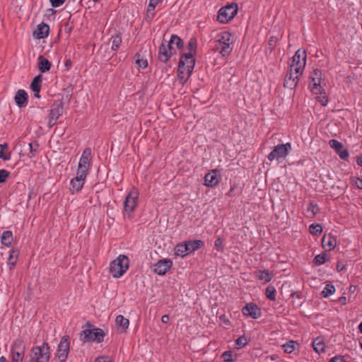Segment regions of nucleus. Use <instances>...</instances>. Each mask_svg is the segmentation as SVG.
<instances>
[{"label": "nucleus", "mask_w": 362, "mask_h": 362, "mask_svg": "<svg viewBox=\"0 0 362 362\" xmlns=\"http://www.w3.org/2000/svg\"><path fill=\"white\" fill-rule=\"evenodd\" d=\"M151 1L156 2L160 4L163 0H150Z\"/></svg>", "instance_id": "774afa93"}, {"label": "nucleus", "mask_w": 362, "mask_h": 362, "mask_svg": "<svg viewBox=\"0 0 362 362\" xmlns=\"http://www.w3.org/2000/svg\"><path fill=\"white\" fill-rule=\"evenodd\" d=\"M358 330L362 333V322L358 325Z\"/></svg>", "instance_id": "69168bd1"}, {"label": "nucleus", "mask_w": 362, "mask_h": 362, "mask_svg": "<svg viewBox=\"0 0 362 362\" xmlns=\"http://www.w3.org/2000/svg\"><path fill=\"white\" fill-rule=\"evenodd\" d=\"M218 49H220L219 54L222 57H225L232 51V35L229 32L225 31L220 33L218 36Z\"/></svg>", "instance_id": "6e6552de"}, {"label": "nucleus", "mask_w": 362, "mask_h": 362, "mask_svg": "<svg viewBox=\"0 0 362 362\" xmlns=\"http://www.w3.org/2000/svg\"><path fill=\"white\" fill-rule=\"evenodd\" d=\"M292 149L291 144L288 142L284 144L275 146L273 150L268 154L267 158L269 161L280 160L286 158Z\"/></svg>", "instance_id": "0eeeda50"}, {"label": "nucleus", "mask_w": 362, "mask_h": 362, "mask_svg": "<svg viewBox=\"0 0 362 362\" xmlns=\"http://www.w3.org/2000/svg\"><path fill=\"white\" fill-rule=\"evenodd\" d=\"M28 98V94L24 90H18L15 95V101L19 107H23L27 105Z\"/></svg>", "instance_id": "b1692460"}, {"label": "nucleus", "mask_w": 362, "mask_h": 362, "mask_svg": "<svg viewBox=\"0 0 362 362\" xmlns=\"http://www.w3.org/2000/svg\"><path fill=\"white\" fill-rule=\"evenodd\" d=\"M147 56L144 54L142 50L137 52L134 57L135 63L139 68H147L148 66V59Z\"/></svg>", "instance_id": "a878e982"}, {"label": "nucleus", "mask_w": 362, "mask_h": 362, "mask_svg": "<svg viewBox=\"0 0 362 362\" xmlns=\"http://www.w3.org/2000/svg\"><path fill=\"white\" fill-rule=\"evenodd\" d=\"M70 342L69 337L64 336L58 345L56 357L59 362H66L68 354L69 353Z\"/></svg>", "instance_id": "f8f14e48"}, {"label": "nucleus", "mask_w": 362, "mask_h": 362, "mask_svg": "<svg viewBox=\"0 0 362 362\" xmlns=\"http://www.w3.org/2000/svg\"><path fill=\"white\" fill-rule=\"evenodd\" d=\"M356 163L358 165L362 167V155L357 156Z\"/></svg>", "instance_id": "bf43d9fd"}, {"label": "nucleus", "mask_w": 362, "mask_h": 362, "mask_svg": "<svg viewBox=\"0 0 362 362\" xmlns=\"http://www.w3.org/2000/svg\"><path fill=\"white\" fill-rule=\"evenodd\" d=\"M51 62L42 55L37 58V68H50Z\"/></svg>", "instance_id": "a19ab883"}, {"label": "nucleus", "mask_w": 362, "mask_h": 362, "mask_svg": "<svg viewBox=\"0 0 362 362\" xmlns=\"http://www.w3.org/2000/svg\"><path fill=\"white\" fill-rule=\"evenodd\" d=\"M51 357L50 347L47 342L33 346L24 362H49Z\"/></svg>", "instance_id": "7ed1b4c3"}, {"label": "nucleus", "mask_w": 362, "mask_h": 362, "mask_svg": "<svg viewBox=\"0 0 362 362\" xmlns=\"http://www.w3.org/2000/svg\"><path fill=\"white\" fill-rule=\"evenodd\" d=\"M175 53L173 47L168 46L167 41L163 40L158 48V58L160 62H167Z\"/></svg>", "instance_id": "ddd939ff"}, {"label": "nucleus", "mask_w": 362, "mask_h": 362, "mask_svg": "<svg viewBox=\"0 0 362 362\" xmlns=\"http://www.w3.org/2000/svg\"><path fill=\"white\" fill-rule=\"evenodd\" d=\"M351 182L356 185V187L360 189H362V179L358 177H351Z\"/></svg>", "instance_id": "603ef678"}, {"label": "nucleus", "mask_w": 362, "mask_h": 362, "mask_svg": "<svg viewBox=\"0 0 362 362\" xmlns=\"http://www.w3.org/2000/svg\"><path fill=\"white\" fill-rule=\"evenodd\" d=\"M129 259L124 255H119L110 264L109 272L113 278L122 277L129 267Z\"/></svg>", "instance_id": "20e7f679"}, {"label": "nucleus", "mask_w": 362, "mask_h": 362, "mask_svg": "<svg viewBox=\"0 0 362 362\" xmlns=\"http://www.w3.org/2000/svg\"><path fill=\"white\" fill-rule=\"evenodd\" d=\"M329 145L335 151L336 153L343 148V144L335 139H331L329 141Z\"/></svg>", "instance_id": "de8ad7c7"}, {"label": "nucleus", "mask_w": 362, "mask_h": 362, "mask_svg": "<svg viewBox=\"0 0 362 362\" xmlns=\"http://www.w3.org/2000/svg\"><path fill=\"white\" fill-rule=\"evenodd\" d=\"M168 46L173 47L175 45L178 49H181L184 47V41L177 35L173 34L170 36L169 41H167Z\"/></svg>", "instance_id": "c756f323"}, {"label": "nucleus", "mask_w": 362, "mask_h": 362, "mask_svg": "<svg viewBox=\"0 0 362 362\" xmlns=\"http://www.w3.org/2000/svg\"><path fill=\"white\" fill-rule=\"evenodd\" d=\"M139 192L135 187H132L124 201L123 216L124 218L131 219L138 205Z\"/></svg>", "instance_id": "39448f33"}, {"label": "nucleus", "mask_w": 362, "mask_h": 362, "mask_svg": "<svg viewBox=\"0 0 362 362\" xmlns=\"http://www.w3.org/2000/svg\"><path fill=\"white\" fill-rule=\"evenodd\" d=\"M337 245V239L330 234H325L322 239V245L327 251L333 250Z\"/></svg>", "instance_id": "412c9836"}, {"label": "nucleus", "mask_w": 362, "mask_h": 362, "mask_svg": "<svg viewBox=\"0 0 362 362\" xmlns=\"http://www.w3.org/2000/svg\"><path fill=\"white\" fill-rule=\"evenodd\" d=\"M303 69H289L284 78V86L286 88L293 89L303 75Z\"/></svg>", "instance_id": "9d476101"}, {"label": "nucleus", "mask_w": 362, "mask_h": 362, "mask_svg": "<svg viewBox=\"0 0 362 362\" xmlns=\"http://www.w3.org/2000/svg\"><path fill=\"white\" fill-rule=\"evenodd\" d=\"M49 1L53 7H59L62 6L66 0H49Z\"/></svg>", "instance_id": "5fc2aeb1"}, {"label": "nucleus", "mask_w": 362, "mask_h": 362, "mask_svg": "<svg viewBox=\"0 0 362 362\" xmlns=\"http://www.w3.org/2000/svg\"><path fill=\"white\" fill-rule=\"evenodd\" d=\"M37 146H38L36 144H33V143L29 144L30 152V153H32L33 156H35Z\"/></svg>", "instance_id": "6e6d98bb"}, {"label": "nucleus", "mask_w": 362, "mask_h": 362, "mask_svg": "<svg viewBox=\"0 0 362 362\" xmlns=\"http://www.w3.org/2000/svg\"><path fill=\"white\" fill-rule=\"evenodd\" d=\"M221 357L225 362H233L235 360L233 353L231 351H224Z\"/></svg>", "instance_id": "49530a36"}, {"label": "nucleus", "mask_w": 362, "mask_h": 362, "mask_svg": "<svg viewBox=\"0 0 362 362\" xmlns=\"http://www.w3.org/2000/svg\"><path fill=\"white\" fill-rule=\"evenodd\" d=\"M214 247L216 250L223 252L224 248L223 240L221 238H218L214 243Z\"/></svg>", "instance_id": "8fccbe9b"}, {"label": "nucleus", "mask_w": 362, "mask_h": 362, "mask_svg": "<svg viewBox=\"0 0 362 362\" xmlns=\"http://www.w3.org/2000/svg\"><path fill=\"white\" fill-rule=\"evenodd\" d=\"M122 37L120 33H115L112 35L109 40V43L111 44V49L113 51H117L122 43Z\"/></svg>", "instance_id": "2f4dec72"}, {"label": "nucleus", "mask_w": 362, "mask_h": 362, "mask_svg": "<svg viewBox=\"0 0 362 362\" xmlns=\"http://www.w3.org/2000/svg\"><path fill=\"white\" fill-rule=\"evenodd\" d=\"M91 166V149L86 148L83 150L80 157L76 176L70 180L69 191L71 194L78 193L82 189Z\"/></svg>", "instance_id": "f257e3e1"}, {"label": "nucleus", "mask_w": 362, "mask_h": 362, "mask_svg": "<svg viewBox=\"0 0 362 362\" xmlns=\"http://www.w3.org/2000/svg\"><path fill=\"white\" fill-rule=\"evenodd\" d=\"M306 211L308 213L310 214L309 217L313 218L319 212L317 204L315 203L314 202H310L307 206Z\"/></svg>", "instance_id": "4c0bfd02"}, {"label": "nucleus", "mask_w": 362, "mask_h": 362, "mask_svg": "<svg viewBox=\"0 0 362 362\" xmlns=\"http://www.w3.org/2000/svg\"><path fill=\"white\" fill-rule=\"evenodd\" d=\"M25 354V344L21 339H16L11 346V362H23Z\"/></svg>", "instance_id": "423d86ee"}, {"label": "nucleus", "mask_w": 362, "mask_h": 362, "mask_svg": "<svg viewBox=\"0 0 362 362\" xmlns=\"http://www.w3.org/2000/svg\"><path fill=\"white\" fill-rule=\"evenodd\" d=\"M312 346L314 351L318 354L325 353L327 349V345L322 337L315 338L313 341Z\"/></svg>", "instance_id": "5701e85b"}, {"label": "nucleus", "mask_w": 362, "mask_h": 362, "mask_svg": "<svg viewBox=\"0 0 362 362\" xmlns=\"http://www.w3.org/2000/svg\"><path fill=\"white\" fill-rule=\"evenodd\" d=\"M0 158L3 160H9L11 159V153L7 144H0Z\"/></svg>", "instance_id": "f704fd0d"}, {"label": "nucleus", "mask_w": 362, "mask_h": 362, "mask_svg": "<svg viewBox=\"0 0 362 362\" xmlns=\"http://www.w3.org/2000/svg\"><path fill=\"white\" fill-rule=\"evenodd\" d=\"M49 33V26L45 23H40L36 30L33 33V36L36 39H44L48 36Z\"/></svg>", "instance_id": "aec40b11"}, {"label": "nucleus", "mask_w": 362, "mask_h": 362, "mask_svg": "<svg viewBox=\"0 0 362 362\" xmlns=\"http://www.w3.org/2000/svg\"><path fill=\"white\" fill-rule=\"evenodd\" d=\"M193 69H177V77L180 83H185L192 74Z\"/></svg>", "instance_id": "72a5a7b5"}, {"label": "nucleus", "mask_w": 362, "mask_h": 362, "mask_svg": "<svg viewBox=\"0 0 362 362\" xmlns=\"http://www.w3.org/2000/svg\"><path fill=\"white\" fill-rule=\"evenodd\" d=\"M18 257V250H12L10 252L8 259V264L10 266L11 269L16 264Z\"/></svg>", "instance_id": "e433bc0d"}, {"label": "nucleus", "mask_w": 362, "mask_h": 362, "mask_svg": "<svg viewBox=\"0 0 362 362\" xmlns=\"http://www.w3.org/2000/svg\"><path fill=\"white\" fill-rule=\"evenodd\" d=\"M82 335L87 341L100 343L104 339L105 332L100 328L86 329L82 332Z\"/></svg>", "instance_id": "9b49d317"}, {"label": "nucleus", "mask_w": 362, "mask_h": 362, "mask_svg": "<svg viewBox=\"0 0 362 362\" xmlns=\"http://www.w3.org/2000/svg\"><path fill=\"white\" fill-rule=\"evenodd\" d=\"M115 325L120 332H126L129 326V320L122 315L116 317Z\"/></svg>", "instance_id": "4be33fe9"}, {"label": "nucleus", "mask_w": 362, "mask_h": 362, "mask_svg": "<svg viewBox=\"0 0 362 362\" xmlns=\"http://www.w3.org/2000/svg\"><path fill=\"white\" fill-rule=\"evenodd\" d=\"M173 261L170 259H160L153 265V271L158 275L165 274L172 267Z\"/></svg>", "instance_id": "4468645a"}, {"label": "nucleus", "mask_w": 362, "mask_h": 362, "mask_svg": "<svg viewBox=\"0 0 362 362\" xmlns=\"http://www.w3.org/2000/svg\"><path fill=\"white\" fill-rule=\"evenodd\" d=\"M0 362H7V361L4 356H1L0 357Z\"/></svg>", "instance_id": "0e129e2a"}, {"label": "nucleus", "mask_w": 362, "mask_h": 362, "mask_svg": "<svg viewBox=\"0 0 362 362\" xmlns=\"http://www.w3.org/2000/svg\"><path fill=\"white\" fill-rule=\"evenodd\" d=\"M42 75L39 74L36 77L34 78L31 84L30 88L34 92V95L36 98H40V91L41 88V83H42Z\"/></svg>", "instance_id": "cd10ccee"}, {"label": "nucleus", "mask_w": 362, "mask_h": 362, "mask_svg": "<svg viewBox=\"0 0 362 362\" xmlns=\"http://www.w3.org/2000/svg\"><path fill=\"white\" fill-rule=\"evenodd\" d=\"M337 153L341 159L344 160H347L349 156L348 150L343 149V148L341 149H340L339 151H337Z\"/></svg>", "instance_id": "3c124183"}, {"label": "nucleus", "mask_w": 362, "mask_h": 362, "mask_svg": "<svg viewBox=\"0 0 362 362\" xmlns=\"http://www.w3.org/2000/svg\"><path fill=\"white\" fill-rule=\"evenodd\" d=\"M276 288L274 286L269 285L267 287L265 291L266 297L270 300H276Z\"/></svg>", "instance_id": "ea45409f"}, {"label": "nucleus", "mask_w": 362, "mask_h": 362, "mask_svg": "<svg viewBox=\"0 0 362 362\" xmlns=\"http://www.w3.org/2000/svg\"><path fill=\"white\" fill-rule=\"evenodd\" d=\"M238 5L231 4L219 9L217 15V21L221 23H226L237 14Z\"/></svg>", "instance_id": "1a4fd4ad"}, {"label": "nucleus", "mask_w": 362, "mask_h": 362, "mask_svg": "<svg viewBox=\"0 0 362 362\" xmlns=\"http://www.w3.org/2000/svg\"><path fill=\"white\" fill-rule=\"evenodd\" d=\"M8 175L9 173L6 170H0V183L5 182Z\"/></svg>", "instance_id": "864d4df0"}, {"label": "nucleus", "mask_w": 362, "mask_h": 362, "mask_svg": "<svg viewBox=\"0 0 362 362\" xmlns=\"http://www.w3.org/2000/svg\"><path fill=\"white\" fill-rule=\"evenodd\" d=\"M335 291L336 289L334 286L331 284H326V286L322 291L321 294L324 298H327L334 294L335 293Z\"/></svg>", "instance_id": "58836bf2"}, {"label": "nucleus", "mask_w": 362, "mask_h": 362, "mask_svg": "<svg viewBox=\"0 0 362 362\" xmlns=\"http://www.w3.org/2000/svg\"><path fill=\"white\" fill-rule=\"evenodd\" d=\"M306 59L305 51L301 49H298L291 59L290 68H305Z\"/></svg>", "instance_id": "dca6fc26"}, {"label": "nucleus", "mask_w": 362, "mask_h": 362, "mask_svg": "<svg viewBox=\"0 0 362 362\" xmlns=\"http://www.w3.org/2000/svg\"><path fill=\"white\" fill-rule=\"evenodd\" d=\"M233 189H234V187H232V188L230 189V191H229V192L228 193V196H230V197H231V196H232V194H233V192H232V191L233 190Z\"/></svg>", "instance_id": "338daca9"}, {"label": "nucleus", "mask_w": 362, "mask_h": 362, "mask_svg": "<svg viewBox=\"0 0 362 362\" xmlns=\"http://www.w3.org/2000/svg\"><path fill=\"white\" fill-rule=\"evenodd\" d=\"M197 49V40L196 37H191L187 43V53L196 54Z\"/></svg>", "instance_id": "c9c22d12"}, {"label": "nucleus", "mask_w": 362, "mask_h": 362, "mask_svg": "<svg viewBox=\"0 0 362 362\" xmlns=\"http://www.w3.org/2000/svg\"><path fill=\"white\" fill-rule=\"evenodd\" d=\"M71 66V60L70 59H67L66 60V62H65V66L66 68L69 67Z\"/></svg>", "instance_id": "e2e57ef3"}, {"label": "nucleus", "mask_w": 362, "mask_h": 362, "mask_svg": "<svg viewBox=\"0 0 362 362\" xmlns=\"http://www.w3.org/2000/svg\"><path fill=\"white\" fill-rule=\"evenodd\" d=\"M221 179V173L220 170L214 169L210 170L204 176V185L209 187L216 186Z\"/></svg>", "instance_id": "2eb2a0df"}, {"label": "nucleus", "mask_w": 362, "mask_h": 362, "mask_svg": "<svg viewBox=\"0 0 362 362\" xmlns=\"http://www.w3.org/2000/svg\"><path fill=\"white\" fill-rule=\"evenodd\" d=\"M325 79L321 69H313L309 77V88L313 94L317 95V100L323 106L328 104L329 100L326 95L324 86Z\"/></svg>", "instance_id": "f03ea898"}, {"label": "nucleus", "mask_w": 362, "mask_h": 362, "mask_svg": "<svg viewBox=\"0 0 362 362\" xmlns=\"http://www.w3.org/2000/svg\"><path fill=\"white\" fill-rule=\"evenodd\" d=\"M47 15H53L55 13L56 11L53 8H49V9H47Z\"/></svg>", "instance_id": "680f3d73"}, {"label": "nucleus", "mask_w": 362, "mask_h": 362, "mask_svg": "<svg viewBox=\"0 0 362 362\" xmlns=\"http://www.w3.org/2000/svg\"><path fill=\"white\" fill-rule=\"evenodd\" d=\"M161 321L163 323L166 324L169 321V316L168 315H164L161 317Z\"/></svg>", "instance_id": "13d9d810"}, {"label": "nucleus", "mask_w": 362, "mask_h": 362, "mask_svg": "<svg viewBox=\"0 0 362 362\" xmlns=\"http://www.w3.org/2000/svg\"><path fill=\"white\" fill-rule=\"evenodd\" d=\"M63 114V107L61 104L54 103L50 110L49 115V124L53 125L58 118Z\"/></svg>", "instance_id": "6ab92c4d"}, {"label": "nucleus", "mask_w": 362, "mask_h": 362, "mask_svg": "<svg viewBox=\"0 0 362 362\" xmlns=\"http://www.w3.org/2000/svg\"><path fill=\"white\" fill-rule=\"evenodd\" d=\"M242 313L245 316L252 319H258L262 316L261 309L254 303H247L242 309Z\"/></svg>", "instance_id": "f3484780"}, {"label": "nucleus", "mask_w": 362, "mask_h": 362, "mask_svg": "<svg viewBox=\"0 0 362 362\" xmlns=\"http://www.w3.org/2000/svg\"><path fill=\"white\" fill-rule=\"evenodd\" d=\"M327 261V255L326 253H322L320 255H317L313 259V263L317 265L320 266L323 264H325Z\"/></svg>", "instance_id": "a18cd8bd"}, {"label": "nucleus", "mask_w": 362, "mask_h": 362, "mask_svg": "<svg viewBox=\"0 0 362 362\" xmlns=\"http://www.w3.org/2000/svg\"><path fill=\"white\" fill-rule=\"evenodd\" d=\"M309 231L312 235H319L322 232V226L319 223H312L309 226Z\"/></svg>", "instance_id": "79ce46f5"}, {"label": "nucleus", "mask_w": 362, "mask_h": 362, "mask_svg": "<svg viewBox=\"0 0 362 362\" xmlns=\"http://www.w3.org/2000/svg\"><path fill=\"white\" fill-rule=\"evenodd\" d=\"M159 4L158 3L149 1L147 6L146 13L145 15L146 21L150 23L156 16V6Z\"/></svg>", "instance_id": "bb28decb"}, {"label": "nucleus", "mask_w": 362, "mask_h": 362, "mask_svg": "<svg viewBox=\"0 0 362 362\" xmlns=\"http://www.w3.org/2000/svg\"><path fill=\"white\" fill-rule=\"evenodd\" d=\"M194 55L187 52L181 53L177 68H194L195 65Z\"/></svg>", "instance_id": "a211bd4d"}, {"label": "nucleus", "mask_w": 362, "mask_h": 362, "mask_svg": "<svg viewBox=\"0 0 362 362\" xmlns=\"http://www.w3.org/2000/svg\"><path fill=\"white\" fill-rule=\"evenodd\" d=\"M94 362H110V359L105 356L98 357L95 359Z\"/></svg>", "instance_id": "4d7b16f0"}, {"label": "nucleus", "mask_w": 362, "mask_h": 362, "mask_svg": "<svg viewBox=\"0 0 362 362\" xmlns=\"http://www.w3.org/2000/svg\"><path fill=\"white\" fill-rule=\"evenodd\" d=\"M13 241V233L11 230L4 231L1 236V243L2 245L8 247Z\"/></svg>", "instance_id": "7c9ffc66"}, {"label": "nucleus", "mask_w": 362, "mask_h": 362, "mask_svg": "<svg viewBox=\"0 0 362 362\" xmlns=\"http://www.w3.org/2000/svg\"><path fill=\"white\" fill-rule=\"evenodd\" d=\"M296 342L294 341H289L282 346L284 352L291 354L296 349Z\"/></svg>", "instance_id": "c03bdc74"}, {"label": "nucleus", "mask_w": 362, "mask_h": 362, "mask_svg": "<svg viewBox=\"0 0 362 362\" xmlns=\"http://www.w3.org/2000/svg\"><path fill=\"white\" fill-rule=\"evenodd\" d=\"M328 362H350L349 357L344 355H336L331 358Z\"/></svg>", "instance_id": "09e8293b"}, {"label": "nucleus", "mask_w": 362, "mask_h": 362, "mask_svg": "<svg viewBox=\"0 0 362 362\" xmlns=\"http://www.w3.org/2000/svg\"><path fill=\"white\" fill-rule=\"evenodd\" d=\"M257 279L264 284L269 283L273 278V274L269 270H257L255 272Z\"/></svg>", "instance_id": "393cba45"}, {"label": "nucleus", "mask_w": 362, "mask_h": 362, "mask_svg": "<svg viewBox=\"0 0 362 362\" xmlns=\"http://www.w3.org/2000/svg\"><path fill=\"white\" fill-rule=\"evenodd\" d=\"M235 348L238 349H240L245 346L248 341L245 335L240 336L235 341Z\"/></svg>", "instance_id": "37998d69"}, {"label": "nucleus", "mask_w": 362, "mask_h": 362, "mask_svg": "<svg viewBox=\"0 0 362 362\" xmlns=\"http://www.w3.org/2000/svg\"><path fill=\"white\" fill-rule=\"evenodd\" d=\"M189 254V248L185 242L179 243L175 248V255L178 257H185Z\"/></svg>", "instance_id": "c85d7f7f"}, {"label": "nucleus", "mask_w": 362, "mask_h": 362, "mask_svg": "<svg viewBox=\"0 0 362 362\" xmlns=\"http://www.w3.org/2000/svg\"><path fill=\"white\" fill-rule=\"evenodd\" d=\"M189 248V253L194 252L201 248L204 243L201 240L185 241Z\"/></svg>", "instance_id": "473e14b6"}, {"label": "nucleus", "mask_w": 362, "mask_h": 362, "mask_svg": "<svg viewBox=\"0 0 362 362\" xmlns=\"http://www.w3.org/2000/svg\"><path fill=\"white\" fill-rule=\"evenodd\" d=\"M339 302L342 305H345L346 303V298L344 296H341L339 298Z\"/></svg>", "instance_id": "052dcab7"}]
</instances>
